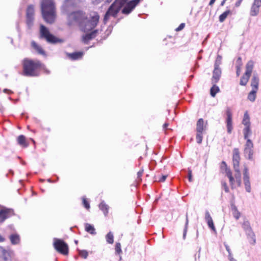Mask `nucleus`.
I'll use <instances>...</instances> for the list:
<instances>
[{
    "label": "nucleus",
    "mask_w": 261,
    "mask_h": 261,
    "mask_svg": "<svg viewBox=\"0 0 261 261\" xmlns=\"http://www.w3.org/2000/svg\"><path fill=\"white\" fill-rule=\"evenodd\" d=\"M242 65V63L241 58L240 57H239L237 60V65H236V68H237L236 74L238 76H239V75L240 74L241 68Z\"/></svg>",
    "instance_id": "72a5a7b5"
},
{
    "label": "nucleus",
    "mask_w": 261,
    "mask_h": 261,
    "mask_svg": "<svg viewBox=\"0 0 261 261\" xmlns=\"http://www.w3.org/2000/svg\"><path fill=\"white\" fill-rule=\"evenodd\" d=\"M242 124L245 126H250V117L247 112L244 113L243 119L242 120Z\"/></svg>",
    "instance_id": "c85d7f7f"
},
{
    "label": "nucleus",
    "mask_w": 261,
    "mask_h": 261,
    "mask_svg": "<svg viewBox=\"0 0 261 261\" xmlns=\"http://www.w3.org/2000/svg\"><path fill=\"white\" fill-rule=\"evenodd\" d=\"M242 227L246 233L249 243L252 245H254L256 243L255 236L249 222L247 220H244Z\"/></svg>",
    "instance_id": "39448f33"
},
{
    "label": "nucleus",
    "mask_w": 261,
    "mask_h": 261,
    "mask_svg": "<svg viewBox=\"0 0 261 261\" xmlns=\"http://www.w3.org/2000/svg\"><path fill=\"white\" fill-rule=\"evenodd\" d=\"M40 33L41 37L45 39L49 43H55L59 41V40L51 34L48 30L42 24L40 25Z\"/></svg>",
    "instance_id": "6e6552de"
},
{
    "label": "nucleus",
    "mask_w": 261,
    "mask_h": 261,
    "mask_svg": "<svg viewBox=\"0 0 261 261\" xmlns=\"http://www.w3.org/2000/svg\"><path fill=\"white\" fill-rule=\"evenodd\" d=\"M79 0H65L62 7V12L67 14L69 10L79 3Z\"/></svg>",
    "instance_id": "f8f14e48"
},
{
    "label": "nucleus",
    "mask_w": 261,
    "mask_h": 261,
    "mask_svg": "<svg viewBox=\"0 0 261 261\" xmlns=\"http://www.w3.org/2000/svg\"><path fill=\"white\" fill-rule=\"evenodd\" d=\"M5 238L0 234V242H3L5 241Z\"/></svg>",
    "instance_id": "13d9d810"
},
{
    "label": "nucleus",
    "mask_w": 261,
    "mask_h": 261,
    "mask_svg": "<svg viewBox=\"0 0 261 261\" xmlns=\"http://www.w3.org/2000/svg\"><path fill=\"white\" fill-rule=\"evenodd\" d=\"M32 47L36 50V51L40 55H45V52L42 47L38 45L35 41H32L31 43Z\"/></svg>",
    "instance_id": "cd10ccee"
},
{
    "label": "nucleus",
    "mask_w": 261,
    "mask_h": 261,
    "mask_svg": "<svg viewBox=\"0 0 261 261\" xmlns=\"http://www.w3.org/2000/svg\"><path fill=\"white\" fill-rule=\"evenodd\" d=\"M43 69L44 70L45 72L47 74H49L50 73V71L47 69L43 68Z\"/></svg>",
    "instance_id": "052dcab7"
},
{
    "label": "nucleus",
    "mask_w": 261,
    "mask_h": 261,
    "mask_svg": "<svg viewBox=\"0 0 261 261\" xmlns=\"http://www.w3.org/2000/svg\"><path fill=\"white\" fill-rule=\"evenodd\" d=\"M243 175V182L245 186V190L246 192L250 193L251 191V188L250 181V176L248 171V169L246 166H244Z\"/></svg>",
    "instance_id": "9b49d317"
},
{
    "label": "nucleus",
    "mask_w": 261,
    "mask_h": 261,
    "mask_svg": "<svg viewBox=\"0 0 261 261\" xmlns=\"http://www.w3.org/2000/svg\"><path fill=\"white\" fill-rule=\"evenodd\" d=\"M188 179L190 182L192 181V171L190 169L188 170Z\"/></svg>",
    "instance_id": "09e8293b"
},
{
    "label": "nucleus",
    "mask_w": 261,
    "mask_h": 261,
    "mask_svg": "<svg viewBox=\"0 0 261 261\" xmlns=\"http://www.w3.org/2000/svg\"><path fill=\"white\" fill-rule=\"evenodd\" d=\"M97 33V30H94L90 33H86L82 37L83 41L85 43H87L89 40L96 37Z\"/></svg>",
    "instance_id": "6ab92c4d"
},
{
    "label": "nucleus",
    "mask_w": 261,
    "mask_h": 261,
    "mask_svg": "<svg viewBox=\"0 0 261 261\" xmlns=\"http://www.w3.org/2000/svg\"><path fill=\"white\" fill-rule=\"evenodd\" d=\"M47 181L49 182H54L50 178L47 179Z\"/></svg>",
    "instance_id": "69168bd1"
},
{
    "label": "nucleus",
    "mask_w": 261,
    "mask_h": 261,
    "mask_svg": "<svg viewBox=\"0 0 261 261\" xmlns=\"http://www.w3.org/2000/svg\"><path fill=\"white\" fill-rule=\"evenodd\" d=\"M261 7V0H254L250 10V15L252 16L258 14Z\"/></svg>",
    "instance_id": "4468645a"
},
{
    "label": "nucleus",
    "mask_w": 261,
    "mask_h": 261,
    "mask_svg": "<svg viewBox=\"0 0 261 261\" xmlns=\"http://www.w3.org/2000/svg\"><path fill=\"white\" fill-rule=\"evenodd\" d=\"M230 261H237L233 257H231L230 259H229Z\"/></svg>",
    "instance_id": "0e129e2a"
},
{
    "label": "nucleus",
    "mask_w": 261,
    "mask_h": 261,
    "mask_svg": "<svg viewBox=\"0 0 261 261\" xmlns=\"http://www.w3.org/2000/svg\"><path fill=\"white\" fill-rule=\"evenodd\" d=\"M215 1H216V0H211L210 3H209V5L210 6H212L214 4Z\"/></svg>",
    "instance_id": "4d7b16f0"
},
{
    "label": "nucleus",
    "mask_w": 261,
    "mask_h": 261,
    "mask_svg": "<svg viewBox=\"0 0 261 261\" xmlns=\"http://www.w3.org/2000/svg\"><path fill=\"white\" fill-rule=\"evenodd\" d=\"M41 67V64L39 61L25 59L23 61V74L28 76H38V69Z\"/></svg>",
    "instance_id": "f03ea898"
},
{
    "label": "nucleus",
    "mask_w": 261,
    "mask_h": 261,
    "mask_svg": "<svg viewBox=\"0 0 261 261\" xmlns=\"http://www.w3.org/2000/svg\"><path fill=\"white\" fill-rule=\"evenodd\" d=\"M236 173L234 174V177L236 179V182L238 185V186L240 187L241 185L242 181H241V174L240 170L239 167L237 168V169L236 168H233Z\"/></svg>",
    "instance_id": "5701e85b"
},
{
    "label": "nucleus",
    "mask_w": 261,
    "mask_h": 261,
    "mask_svg": "<svg viewBox=\"0 0 261 261\" xmlns=\"http://www.w3.org/2000/svg\"><path fill=\"white\" fill-rule=\"evenodd\" d=\"M3 91L5 93H7V92H8L9 93H12V92L11 90H8L7 89H4Z\"/></svg>",
    "instance_id": "6e6d98bb"
},
{
    "label": "nucleus",
    "mask_w": 261,
    "mask_h": 261,
    "mask_svg": "<svg viewBox=\"0 0 261 261\" xmlns=\"http://www.w3.org/2000/svg\"><path fill=\"white\" fill-rule=\"evenodd\" d=\"M222 186L223 187L224 189L226 192L227 193L229 192V189L226 182L222 183Z\"/></svg>",
    "instance_id": "8fccbe9b"
},
{
    "label": "nucleus",
    "mask_w": 261,
    "mask_h": 261,
    "mask_svg": "<svg viewBox=\"0 0 261 261\" xmlns=\"http://www.w3.org/2000/svg\"><path fill=\"white\" fill-rule=\"evenodd\" d=\"M204 219H205L206 221L212 219V218L210 214V213H209V212L208 211H206L205 212Z\"/></svg>",
    "instance_id": "a18cd8bd"
},
{
    "label": "nucleus",
    "mask_w": 261,
    "mask_h": 261,
    "mask_svg": "<svg viewBox=\"0 0 261 261\" xmlns=\"http://www.w3.org/2000/svg\"><path fill=\"white\" fill-rule=\"evenodd\" d=\"M226 126L227 130L228 133L230 134L232 132V114L229 110H227L226 111Z\"/></svg>",
    "instance_id": "f3484780"
},
{
    "label": "nucleus",
    "mask_w": 261,
    "mask_h": 261,
    "mask_svg": "<svg viewBox=\"0 0 261 261\" xmlns=\"http://www.w3.org/2000/svg\"><path fill=\"white\" fill-rule=\"evenodd\" d=\"M254 67V62L250 60L246 65V71L245 74L241 78L240 84L242 86H246L251 76Z\"/></svg>",
    "instance_id": "423d86ee"
},
{
    "label": "nucleus",
    "mask_w": 261,
    "mask_h": 261,
    "mask_svg": "<svg viewBox=\"0 0 261 261\" xmlns=\"http://www.w3.org/2000/svg\"><path fill=\"white\" fill-rule=\"evenodd\" d=\"M224 246H225V249H226V251L228 252H229L231 251L230 249L229 246L227 244H226V243H224Z\"/></svg>",
    "instance_id": "603ef678"
},
{
    "label": "nucleus",
    "mask_w": 261,
    "mask_h": 261,
    "mask_svg": "<svg viewBox=\"0 0 261 261\" xmlns=\"http://www.w3.org/2000/svg\"><path fill=\"white\" fill-rule=\"evenodd\" d=\"M112 1V0H106V2L109 3L110 2H111Z\"/></svg>",
    "instance_id": "338daca9"
},
{
    "label": "nucleus",
    "mask_w": 261,
    "mask_h": 261,
    "mask_svg": "<svg viewBox=\"0 0 261 261\" xmlns=\"http://www.w3.org/2000/svg\"><path fill=\"white\" fill-rule=\"evenodd\" d=\"M13 211L11 209L3 208L0 211V220L3 222L9 218L12 214Z\"/></svg>",
    "instance_id": "a211bd4d"
},
{
    "label": "nucleus",
    "mask_w": 261,
    "mask_h": 261,
    "mask_svg": "<svg viewBox=\"0 0 261 261\" xmlns=\"http://www.w3.org/2000/svg\"><path fill=\"white\" fill-rule=\"evenodd\" d=\"M34 8L33 5L28 6L27 10V16H34Z\"/></svg>",
    "instance_id": "c9c22d12"
},
{
    "label": "nucleus",
    "mask_w": 261,
    "mask_h": 261,
    "mask_svg": "<svg viewBox=\"0 0 261 261\" xmlns=\"http://www.w3.org/2000/svg\"><path fill=\"white\" fill-rule=\"evenodd\" d=\"M14 256V252L12 250L0 246V259L4 261H12Z\"/></svg>",
    "instance_id": "9d476101"
},
{
    "label": "nucleus",
    "mask_w": 261,
    "mask_h": 261,
    "mask_svg": "<svg viewBox=\"0 0 261 261\" xmlns=\"http://www.w3.org/2000/svg\"><path fill=\"white\" fill-rule=\"evenodd\" d=\"M67 56L73 60H78L82 58L83 53V52H75L70 54H67Z\"/></svg>",
    "instance_id": "b1692460"
},
{
    "label": "nucleus",
    "mask_w": 261,
    "mask_h": 261,
    "mask_svg": "<svg viewBox=\"0 0 261 261\" xmlns=\"http://www.w3.org/2000/svg\"><path fill=\"white\" fill-rule=\"evenodd\" d=\"M206 126L204 125V121L202 118L198 119L196 124V131L197 132L202 133L205 129Z\"/></svg>",
    "instance_id": "412c9836"
},
{
    "label": "nucleus",
    "mask_w": 261,
    "mask_h": 261,
    "mask_svg": "<svg viewBox=\"0 0 261 261\" xmlns=\"http://www.w3.org/2000/svg\"><path fill=\"white\" fill-rule=\"evenodd\" d=\"M221 169L224 170L225 172V173L229 178V183L232 189H233L236 187L235 186V180L232 176V172L230 169L228 168L227 167V165L225 162L223 161L221 164Z\"/></svg>",
    "instance_id": "ddd939ff"
},
{
    "label": "nucleus",
    "mask_w": 261,
    "mask_h": 261,
    "mask_svg": "<svg viewBox=\"0 0 261 261\" xmlns=\"http://www.w3.org/2000/svg\"><path fill=\"white\" fill-rule=\"evenodd\" d=\"M240 152L238 148H234L233 150V156H232V162H233V168H236L237 169V168L239 167L240 165Z\"/></svg>",
    "instance_id": "dca6fc26"
},
{
    "label": "nucleus",
    "mask_w": 261,
    "mask_h": 261,
    "mask_svg": "<svg viewBox=\"0 0 261 261\" xmlns=\"http://www.w3.org/2000/svg\"><path fill=\"white\" fill-rule=\"evenodd\" d=\"M54 247L55 249L63 255H67L68 253V246L63 240L57 238L54 239Z\"/></svg>",
    "instance_id": "0eeeda50"
},
{
    "label": "nucleus",
    "mask_w": 261,
    "mask_h": 261,
    "mask_svg": "<svg viewBox=\"0 0 261 261\" xmlns=\"http://www.w3.org/2000/svg\"><path fill=\"white\" fill-rule=\"evenodd\" d=\"M221 57L220 56H218L216 61V62H215V66L217 64H219V66L220 64H221Z\"/></svg>",
    "instance_id": "de8ad7c7"
},
{
    "label": "nucleus",
    "mask_w": 261,
    "mask_h": 261,
    "mask_svg": "<svg viewBox=\"0 0 261 261\" xmlns=\"http://www.w3.org/2000/svg\"><path fill=\"white\" fill-rule=\"evenodd\" d=\"M83 204L84 206V207L88 210L90 208V204L89 202L87 201L86 199L84 197H83Z\"/></svg>",
    "instance_id": "37998d69"
},
{
    "label": "nucleus",
    "mask_w": 261,
    "mask_h": 261,
    "mask_svg": "<svg viewBox=\"0 0 261 261\" xmlns=\"http://www.w3.org/2000/svg\"><path fill=\"white\" fill-rule=\"evenodd\" d=\"M80 255L84 258H86L88 255V252L85 250H80Z\"/></svg>",
    "instance_id": "79ce46f5"
},
{
    "label": "nucleus",
    "mask_w": 261,
    "mask_h": 261,
    "mask_svg": "<svg viewBox=\"0 0 261 261\" xmlns=\"http://www.w3.org/2000/svg\"><path fill=\"white\" fill-rule=\"evenodd\" d=\"M185 26V23H181V24L178 26V27H177V28L175 29V30H176V31H181V30H182V29L184 28Z\"/></svg>",
    "instance_id": "49530a36"
},
{
    "label": "nucleus",
    "mask_w": 261,
    "mask_h": 261,
    "mask_svg": "<svg viewBox=\"0 0 261 261\" xmlns=\"http://www.w3.org/2000/svg\"><path fill=\"white\" fill-rule=\"evenodd\" d=\"M99 208L101 210L105 216H107L108 213L109 206L107 205L104 201H102L99 204Z\"/></svg>",
    "instance_id": "393cba45"
},
{
    "label": "nucleus",
    "mask_w": 261,
    "mask_h": 261,
    "mask_svg": "<svg viewBox=\"0 0 261 261\" xmlns=\"http://www.w3.org/2000/svg\"><path fill=\"white\" fill-rule=\"evenodd\" d=\"M41 11L43 18L47 23L54 22L56 17V12L53 0H41Z\"/></svg>",
    "instance_id": "f257e3e1"
},
{
    "label": "nucleus",
    "mask_w": 261,
    "mask_h": 261,
    "mask_svg": "<svg viewBox=\"0 0 261 261\" xmlns=\"http://www.w3.org/2000/svg\"><path fill=\"white\" fill-rule=\"evenodd\" d=\"M226 1L223 0L222 2L221 3V5L222 6H224V5L225 4V3Z\"/></svg>",
    "instance_id": "e2e57ef3"
},
{
    "label": "nucleus",
    "mask_w": 261,
    "mask_h": 261,
    "mask_svg": "<svg viewBox=\"0 0 261 261\" xmlns=\"http://www.w3.org/2000/svg\"><path fill=\"white\" fill-rule=\"evenodd\" d=\"M9 239L12 244H19L20 241V237L16 233L12 234L9 236Z\"/></svg>",
    "instance_id": "4be33fe9"
},
{
    "label": "nucleus",
    "mask_w": 261,
    "mask_h": 261,
    "mask_svg": "<svg viewBox=\"0 0 261 261\" xmlns=\"http://www.w3.org/2000/svg\"><path fill=\"white\" fill-rule=\"evenodd\" d=\"M231 209L232 211V215L233 217L237 219L238 220L239 218L240 217L241 214L238 211L237 207L235 205H232Z\"/></svg>",
    "instance_id": "2f4dec72"
},
{
    "label": "nucleus",
    "mask_w": 261,
    "mask_h": 261,
    "mask_svg": "<svg viewBox=\"0 0 261 261\" xmlns=\"http://www.w3.org/2000/svg\"><path fill=\"white\" fill-rule=\"evenodd\" d=\"M107 242L109 244H113L114 243V236L112 232H109L106 236Z\"/></svg>",
    "instance_id": "f704fd0d"
},
{
    "label": "nucleus",
    "mask_w": 261,
    "mask_h": 261,
    "mask_svg": "<svg viewBox=\"0 0 261 261\" xmlns=\"http://www.w3.org/2000/svg\"><path fill=\"white\" fill-rule=\"evenodd\" d=\"M115 251L118 253H119L121 252V244L120 243H117L116 244Z\"/></svg>",
    "instance_id": "c03bdc74"
},
{
    "label": "nucleus",
    "mask_w": 261,
    "mask_h": 261,
    "mask_svg": "<svg viewBox=\"0 0 261 261\" xmlns=\"http://www.w3.org/2000/svg\"><path fill=\"white\" fill-rule=\"evenodd\" d=\"M207 222V225L208 227L214 232L216 231V228L215 227L213 219H211L206 221Z\"/></svg>",
    "instance_id": "58836bf2"
},
{
    "label": "nucleus",
    "mask_w": 261,
    "mask_h": 261,
    "mask_svg": "<svg viewBox=\"0 0 261 261\" xmlns=\"http://www.w3.org/2000/svg\"><path fill=\"white\" fill-rule=\"evenodd\" d=\"M259 78L258 75L256 73H254L251 79V86L252 87V89L257 90L258 87Z\"/></svg>",
    "instance_id": "aec40b11"
},
{
    "label": "nucleus",
    "mask_w": 261,
    "mask_h": 261,
    "mask_svg": "<svg viewBox=\"0 0 261 261\" xmlns=\"http://www.w3.org/2000/svg\"><path fill=\"white\" fill-rule=\"evenodd\" d=\"M230 13V10H227L225 11L224 13H223L221 15L219 16V21L221 22H223L225 19L226 18L227 16Z\"/></svg>",
    "instance_id": "e433bc0d"
},
{
    "label": "nucleus",
    "mask_w": 261,
    "mask_h": 261,
    "mask_svg": "<svg viewBox=\"0 0 261 261\" xmlns=\"http://www.w3.org/2000/svg\"><path fill=\"white\" fill-rule=\"evenodd\" d=\"M85 230L87 232H89L91 234H95L96 232L94 226L89 223L85 224Z\"/></svg>",
    "instance_id": "c756f323"
},
{
    "label": "nucleus",
    "mask_w": 261,
    "mask_h": 261,
    "mask_svg": "<svg viewBox=\"0 0 261 261\" xmlns=\"http://www.w3.org/2000/svg\"><path fill=\"white\" fill-rule=\"evenodd\" d=\"M34 19V16H27V24L29 29L33 26Z\"/></svg>",
    "instance_id": "4c0bfd02"
},
{
    "label": "nucleus",
    "mask_w": 261,
    "mask_h": 261,
    "mask_svg": "<svg viewBox=\"0 0 261 261\" xmlns=\"http://www.w3.org/2000/svg\"><path fill=\"white\" fill-rule=\"evenodd\" d=\"M228 259H230V258H231V257H232V253H231V251H230V252H228Z\"/></svg>",
    "instance_id": "bf43d9fd"
},
{
    "label": "nucleus",
    "mask_w": 261,
    "mask_h": 261,
    "mask_svg": "<svg viewBox=\"0 0 261 261\" xmlns=\"http://www.w3.org/2000/svg\"><path fill=\"white\" fill-rule=\"evenodd\" d=\"M253 144L250 139H247L244 145V156L248 160L252 161L253 159Z\"/></svg>",
    "instance_id": "1a4fd4ad"
},
{
    "label": "nucleus",
    "mask_w": 261,
    "mask_h": 261,
    "mask_svg": "<svg viewBox=\"0 0 261 261\" xmlns=\"http://www.w3.org/2000/svg\"><path fill=\"white\" fill-rule=\"evenodd\" d=\"M112 1V0H106V2L109 3L110 2H111Z\"/></svg>",
    "instance_id": "774afa93"
},
{
    "label": "nucleus",
    "mask_w": 261,
    "mask_h": 261,
    "mask_svg": "<svg viewBox=\"0 0 261 261\" xmlns=\"http://www.w3.org/2000/svg\"><path fill=\"white\" fill-rule=\"evenodd\" d=\"M241 2H242V1H240V0H238V1L236 3V4H235L236 6V7H239V6L240 5V4H241Z\"/></svg>",
    "instance_id": "5fc2aeb1"
},
{
    "label": "nucleus",
    "mask_w": 261,
    "mask_h": 261,
    "mask_svg": "<svg viewBox=\"0 0 261 261\" xmlns=\"http://www.w3.org/2000/svg\"><path fill=\"white\" fill-rule=\"evenodd\" d=\"M213 86L211 88V95L212 97H215L217 93L219 91V88L216 85V84H213Z\"/></svg>",
    "instance_id": "473e14b6"
},
{
    "label": "nucleus",
    "mask_w": 261,
    "mask_h": 261,
    "mask_svg": "<svg viewBox=\"0 0 261 261\" xmlns=\"http://www.w3.org/2000/svg\"><path fill=\"white\" fill-rule=\"evenodd\" d=\"M168 126V123H165L163 125V127L164 128H167V127Z\"/></svg>",
    "instance_id": "680f3d73"
},
{
    "label": "nucleus",
    "mask_w": 261,
    "mask_h": 261,
    "mask_svg": "<svg viewBox=\"0 0 261 261\" xmlns=\"http://www.w3.org/2000/svg\"><path fill=\"white\" fill-rule=\"evenodd\" d=\"M167 177V175H162V176L159 178V181H162V182L166 180V179Z\"/></svg>",
    "instance_id": "3c124183"
},
{
    "label": "nucleus",
    "mask_w": 261,
    "mask_h": 261,
    "mask_svg": "<svg viewBox=\"0 0 261 261\" xmlns=\"http://www.w3.org/2000/svg\"><path fill=\"white\" fill-rule=\"evenodd\" d=\"M243 134H244V137L245 140H246V141H247V139H249V137L252 134V131L250 128V126H245L243 130Z\"/></svg>",
    "instance_id": "a878e982"
},
{
    "label": "nucleus",
    "mask_w": 261,
    "mask_h": 261,
    "mask_svg": "<svg viewBox=\"0 0 261 261\" xmlns=\"http://www.w3.org/2000/svg\"><path fill=\"white\" fill-rule=\"evenodd\" d=\"M17 142L22 147H27L28 146V144L27 143L25 140V137L24 136L21 135L18 137L17 138Z\"/></svg>",
    "instance_id": "bb28decb"
},
{
    "label": "nucleus",
    "mask_w": 261,
    "mask_h": 261,
    "mask_svg": "<svg viewBox=\"0 0 261 261\" xmlns=\"http://www.w3.org/2000/svg\"><path fill=\"white\" fill-rule=\"evenodd\" d=\"M221 75V69L219 67V64H217L213 71V75L212 78V83L216 84L219 80Z\"/></svg>",
    "instance_id": "2eb2a0df"
},
{
    "label": "nucleus",
    "mask_w": 261,
    "mask_h": 261,
    "mask_svg": "<svg viewBox=\"0 0 261 261\" xmlns=\"http://www.w3.org/2000/svg\"><path fill=\"white\" fill-rule=\"evenodd\" d=\"M256 92H257V90L252 89L251 90V91H250L248 95V97H247L248 99L251 102L254 101L256 99Z\"/></svg>",
    "instance_id": "7c9ffc66"
},
{
    "label": "nucleus",
    "mask_w": 261,
    "mask_h": 261,
    "mask_svg": "<svg viewBox=\"0 0 261 261\" xmlns=\"http://www.w3.org/2000/svg\"><path fill=\"white\" fill-rule=\"evenodd\" d=\"M67 15L69 24H71L73 23H77L80 26L87 17L85 13L82 11L74 12L70 14L68 13Z\"/></svg>",
    "instance_id": "20e7f679"
},
{
    "label": "nucleus",
    "mask_w": 261,
    "mask_h": 261,
    "mask_svg": "<svg viewBox=\"0 0 261 261\" xmlns=\"http://www.w3.org/2000/svg\"><path fill=\"white\" fill-rule=\"evenodd\" d=\"M196 139L197 143L201 144L203 139L202 133L197 132Z\"/></svg>",
    "instance_id": "ea45409f"
},
{
    "label": "nucleus",
    "mask_w": 261,
    "mask_h": 261,
    "mask_svg": "<svg viewBox=\"0 0 261 261\" xmlns=\"http://www.w3.org/2000/svg\"><path fill=\"white\" fill-rule=\"evenodd\" d=\"M99 16L97 13L92 12L90 13L89 17H87L80 26L81 30L88 32L92 31L97 24L99 21Z\"/></svg>",
    "instance_id": "7ed1b4c3"
},
{
    "label": "nucleus",
    "mask_w": 261,
    "mask_h": 261,
    "mask_svg": "<svg viewBox=\"0 0 261 261\" xmlns=\"http://www.w3.org/2000/svg\"><path fill=\"white\" fill-rule=\"evenodd\" d=\"M188 225V215L187 214L186 215V221L185 227V229H184V234H183V238H184V239H185V238H186V233H187V231Z\"/></svg>",
    "instance_id": "a19ab883"
},
{
    "label": "nucleus",
    "mask_w": 261,
    "mask_h": 261,
    "mask_svg": "<svg viewBox=\"0 0 261 261\" xmlns=\"http://www.w3.org/2000/svg\"><path fill=\"white\" fill-rule=\"evenodd\" d=\"M143 174V171H139L137 173V176L138 178H140Z\"/></svg>",
    "instance_id": "864d4df0"
}]
</instances>
